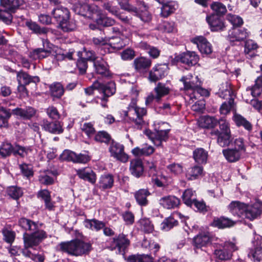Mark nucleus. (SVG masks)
<instances>
[{
  "instance_id": "f257e3e1",
  "label": "nucleus",
  "mask_w": 262,
  "mask_h": 262,
  "mask_svg": "<svg viewBox=\"0 0 262 262\" xmlns=\"http://www.w3.org/2000/svg\"><path fill=\"white\" fill-rule=\"evenodd\" d=\"M18 223L26 231L23 234L24 248L22 250L23 254L32 259L35 253H33L29 249L38 245L47 237V233L44 230L39 229L42 225L41 223L25 217L20 218Z\"/></svg>"
},
{
  "instance_id": "f03ea898",
  "label": "nucleus",
  "mask_w": 262,
  "mask_h": 262,
  "mask_svg": "<svg viewBox=\"0 0 262 262\" xmlns=\"http://www.w3.org/2000/svg\"><path fill=\"white\" fill-rule=\"evenodd\" d=\"M139 93V90L136 86L132 88L130 91L132 101L127 107V110L124 112V114L135 123L138 128L141 129L145 124L143 117L146 115V110L136 105L137 98Z\"/></svg>"
},
{
  "instance_id": "7ed1b4c3",
  "label": "nucleus",
  "mask_w": 262,
  "mask_h": 262,
  "mask_svg": "<svg viewBox=\"0 0 262 262\" xmlns=\"http://www.w3.org/2000/svg\"><path fill=\"white\" fill-rule=\"evenodd\" d=\"M60 249L74 256L88 254L92 250V244L80 239H75L69 242H62L59 245Z\"/></svg>"
},
{
  "instance_id": "20e7f679",
  "label": "nucleus",
  "mask_w": 262,
  "mask_h": 262,
  "mask_svg": "<svg viewBox=\"0 0 262 262\" xmlns=\"http://www.w3.org/2000/svg\"><path fill=\"white\" fill-rule=\"evenodd\" d=\"M52 14L58 22L63 31L68 32L74 29V28L71 26L68 23L69 11L66 8L58 6L53 10Z\"/></svg>"
},
{
  "instance_id": "39448f33",
  "label": "nucleus",
  "mask_w": 262,
  "mask_h": 262,
  "mask_svg": "<svg viewBox=\"0 0 262 262\" xmlns=\"http://www.w3.org/2000/svg\"><path fill=\"white\" fill-rule=\"evenodd\" d=\"M108 150L111 156L116 160L125 163L128 160V155L124 152V147L122 144L113 141L109 147Z\"/></svg>"
},
{
  "instance_id": "423d86ee",
  "label": "nucleus",
  "mask_w": 262,
  "mask_h": 262,
  "mask_svg": "<svg viewBox=\"0 0 262 262\" xmlns=\"http://www.w3.org/2000/svg\"><path fill=\"white\" fill-rule=\"evenodd\" d=\"M262 213V205L256 202L253 204H246L244 216L250 221H253L259 216Z\"/></svg>"
},
{
  "instance_id": "0eeeda50",
  "label": "nucleus",
  "mask_w": 262,
  "mask_h": 262,
  "mask_svg": "<svg viewBox=\"0 0 262 262\" xmlns=\"http://www.w3.org/2000/svg\"><path fill=\"white\" fill-rule=\"evenodd\" d=\"M168 67L166 64H158L155 66L149 72V79L156 82L164 77L168 74Z\"/></svg>"
},
{
  "instance_id": "6e6552de",
  "label": "nucleus",
  "mask_w": 262,
  "mask_h": 262,
  "mask_svg": "<svg viewBox=\"0 0 262 262\" xmlns=\"http://www.w3.org/2000/svg\"><path fill=\"white\" fill-rule=\"evenodd\" d=\"M180 81L183 82L184 90L188 93L189 91H193L199 85H201L202 82L198 76L193 77L191 74H189L182 77Z\"/></svg>"
},
{
  "instance_id": "1a4fd4ad",
  "label": "nucleus",
  "mask_w": 262,
  "mask_h": 262,
  "mask_svg": "<svg viewBox=\"0 0 262 262\" xmlns=\"http://www.w3.org/2000/svg\"><path fill=\"white\" fill-rule=\"evenodd\" d=\"M191 41L197 45L202 54L208 55L212 53V46L204 37L202 36H196L192 38Z\"/></svg>"
},
{
  "instance_id": "9d476101",
  "label": "nucleus",
  "mask_w": 262,
  "mask_h": 262,
  "mask_svg": "<svg viewBox=\"0 0 262 262\" xmlns=\"http://www.w3.org/2000/svg\"><path fill=\"white\" fill-rule=\"evenodd\" d=\"M177 60L188 66L195 65L199 60V56L194 52L187 51L177 56Z\"/></svg>"
},
{
  "instance_id": "9b49d317",
  "label": "nucleus",
  "mask_w": 262,
  "mask_h": 262,
  "mask_svg": "<svg viewBox=\"0 0 262 262\" xmlns=\"http://www.w3.org/2000/svg\"><path fill=\"white\" fill-rule=\"evenodd\" d=\"M249 36L247 30L244 28H233L229 31L228 39L230 42L243 41Z\"/></svg>"
},
{
  "instance_id": "f8f14e48",
  "label": "nucleus",
  "mask_w": 262,
  "mask_h": 262,
  "mask_svg": "<svg viewBox=\"0 0 262 262\" xmlns=\"http://www.w3.org/2000/svg\"><path fill=\"white\" fill-rule=\"evenodd\" d=\"M246 204L239 201H232L228 206L229 212L238 217L244 216Z\"/></svg>"
},
{
  "instance_id": "ddd939ff",
  "label": "nucleus",
  "mask_w": 262,
  "mask_h": 262,
  "mask_svg": "<svg viewBox=\"0 0 262 262\" xmlns=\"http://www.w3.org/2000/svg\"><path fill=\"white\" fill-rule=\"evenodd\" d=\"M138 6H141L139 8V10L136 7V12H132L134 13V15L138 17L144 23H149L152 18L151 14L147 11V7L143 2L140 1L138 2Z\"/></svg>"
},
{
  "instance_id": "4468645a",
  "label": "nucleus",
  "mask_w": 262,
  "mask_h": 262,
  "mask_svg": "<svg viewBox=\"0 0 262 262\" xmlns=\"http://www.w3.org/2000/svg\"><path fill=\"white\" fill-rule=\"evenodd\" d=\"M211 243V238L207 233H200L193 238V244L196 248L208 246Z\"/></svg>"
},
{
  "instance_id": "2eb2a0df",
  "label": "nucleus",
  "mask_w": 262,
  "mask_h": 262,
  "mask_svg": "<svg viewBox=\"0 0 262 262\" xmlns=\"http://www.w3.org/2000/svg\"><path fill=\"white\" fill-rule=\"evenodd\" d=\"M41 126L45 130L52 134H59L63 132L62 126L59 122H49L46 119H43Z\"/></svg>"
},
{
  "instance_id": "dca6fc26",
  "label": "nucleus",
  "mask_w": 262,
  "mask_h": 262,
  "mask_svg": "<svg viewBox=\"0 0 262 262\" xmlns=\"http://www.w3.org/2000/svg\"><path fill=\"white\" fill-rule=\"evenodd\" d=\"M211 135L217 137V142L222 147L229 146L232 141L231 134L222 133L219 130L216 129L212 130Z\"/></svg>"
},
{
  "instance_id": "f3484780",
  "label": "nucleus",
  "mask_w": 262,
  "mask_h": 262,
  "mask_svg": "<svg viewBox=\"0 0 262 262\" xmlns=\"http://www.w3.org/2000/svg\"><path fill=\"white\" fill-rule=\"evenodd\" d=\"M159 203L164 208L170 209L177 207L180 204V201L175 196L168 195L161 198Z\"/></svg>"
},
{
  "instance_id": "a211bd4d",
  "label": "nucleus",
  "mask_w": 262,
  "mask_h": 262,
  "mask_svg": "<svg viewBox=\"0 0 262 262\" xmlns=\"http://www.w3.org/2000/svg\"><path fill=\"white\" fill-rule=\"evenodd\" d=\"M76 173L79 178L94 184L96 181L95 172L89 168H84L76 170Z\"/></svg>"
},
{
  "instance_id": "6ab92c4d",
  "label": "nucleus",
  "mask_w": 262,
  "mask_h": 262,
  "mask_svg": "<svg viewBox=\"0 0 262 262\" xmlns=\"http://www.w3.org/2000/svg\"><path fill=\"white\" fill-rule=\"evenodd\" d=\"M151 64V60L144 57L136 58L134 60V67L138 72H143L145 70L148 69L150 67Z\"/></svg>"
},
{
  "instance_id": "aec40b11",
  "label": "nucleus",
  "mask_w": 262,
  "mask_h": 262,
  "mask_svg": "<svg viewBox=\"0 0 262 262\" xmlns=\"http://www.w3.org/2000/svg\"><path fill=\"white\" fill-rule=\"evenodd\" d=\"M147 135L154 144L157 146H161L162 142H165L168 139V134L166 132H150L147 133Z\"/></svg>"
},
{
  "instance_id": "412c9836",
  "label": "nucleus",
  "mask_w": 262,
  "mask_h": 262,
  "mask_svg": "<svg viewBox=\"0 0 262 262\" xmlns=\"http://www.w3.org/2000/svg\"><path fill=\"white\" fill-rule=\"evenodd\" d=\"M206 20L212 31L222 30L225 27L224 23L217 16L212 14L206 17Z\"/></svg>"
},
{
  "instance_id": "4be33fe9",
  "label": "nucleus",
  "mask_w": 262,
  "mask_h": 262,
  "mask_svg": "<svg viewBox=\"0 0 262 262\" xmlns=\"http://www.w3.org/2000/svg\"><path fill=\"white\" fill-rule=\"evenodd\" d=\"M16 78L18 84L28 85L31 82L37 83L39 81L38 77H32L27 73L21 71L17 73Z\"/></svg>"
},
{
  "instance_id": "5701e85b",
  "label": "nucleus",
  "mask_w": 262,
  "mask_h": 262,
  "mask_svg": "<svg viewBox=\"0 0 262 262\" xmlns=\"http://www.w3.org/2000/svg\"><path fill=\"white\" fill-rule=\"evenodd\" d=\"M129 170L133 176L137 178L140 177L142 175L144 170L142 162L138 159L132 160Z\"/></svg>"
},
{
  "instance_id": "b1692460",
  "label": "nucleus",
  "mask_w": 262,
  "mask_h": 262,
  "mask_svg": "<svg viewBox=\"0 0 262 262\" xmlns=\"http://www.w3.org/2000/svg\"><path fill=\"white\" fill-rule=\"evenodd\" d=\"M12 112L23 119H30L35 115L36 111L31 107H28L25 108H16L13 110Z\"/></svg>"
},
{
  "instance_id": "393cba45",
  "label": "nucleus",
  "mask_w": 262,
  "mask_h": 262,
  "mask_svg": "<svg viewBox=\"0 0 262 262\" xmlns=\"http://www.w3.org/2000/svg\"><path fill=\"white\" fill-rule=\"evenodd\" d=\"M21 4V0H0L1 8L14 13Z\"/></svg>"
},
{
  "instance_id": "a878e982",
  "label": "nucleus",
  "mask_w": 262,
  "mask_h": 262,
  "mask_svg": "<svg viewBox=\"0 0 262 262\" xmlns=\"http://www.w3.org/2000/svg\"><path fill=\"white\" fill-rule=\"evenodd\" d=\"M113 244L119 250H124L130 245V241L126 235L122 233L113 238Z\"/></svg>"
},
{
  "instance_id": "bb28decb",
  "label": "nucleus",
  "mask_w": 262,
  "mask_h": 262,
  "mask_svg": "<svg viewBox=\"0 0 262 262\" xmlns=\"http://www.w3.org/2000/svg\"><path fill=\"white\" fill-rule=\"evenodd\" d=\"M96 72L102 76L107 77L110 76L108 66L103 59L97 60L94 62Z\"/></svg>"
},
{
  "instance_id": "cd10ccee",
  "label": "nucleus",
  "mask_w": 262,
  "mask_h": 262,
  "mask_svg": "<svg viewBox=\"0 0 262 262\" xmlns=\"http://www.w3.org/2000/svg\"><path fill=\"white\" fill-rule=\"evenodd\" d=\"M233 120L237 126H242L248 131H251L252 129L251 123L241 115L235 113L233 116Z\"/></svg>"
},
{
  "instance_id": "c85d7f7f",
  "label": "nucleus",
  "mask_w": 262,
  "mask_h": 262,
  "mask_svg": "<svg viewBox=\"0 0 262 262\" xmlns=\"http://www.w3.org/2000/svg\"><path fill=\"white\" fill-rule=\"evenodd\" d=\"M223 153L226 159L230 162H234L238 161L241 156V152L236 148L224 149Z\"/></svg>"
},
{
  "instance_id": "c756f323",
  "label": "nucleus",
  "mask_w": 262,
  "mask_h": 262,
  "mask_svg": "<svg viewBox=\"0 0 262 262\" xmlns=\"http://www.w3.org/2000/svg\"><path fill=\"white\" fill-rule=\"evenodd\" d=\"M203 168L202 166L195 165L188 169L186 177L189 180H193L203 176Z\"/></svg>"
},
{
  "instance_id": "7c9ffc66",
  "label": "nucleus",
  "mask_w": 262,
  "mask_h": 262,
  "mask_svg": "<svg viewBox=\"0 0 262 262\" xmlns=\"http://www.w3.org/2000/svg\"><path fill=\"white\" fill-rule=\"evenodd\" d=\"M150 194L146 189H141L134 193L137 203L141 206H146L148 204L147 197Z\"/></svg>"
},
{
  "instance_id": "2f4dec72",
  "label": "nucleus",
  "mask_w": 262,
  "mask_h": 262,
  "mask_svg": "<svg viewBox=\"0 0 262 262\" xmlns=\"http://www.w3.org/2000/svg\"><path fill=\"white\" fill-rule=\"evenodd\" d=\"M235 223L231 220L223 216L215 219L212 225L218 228H225L230 227L234 225Z\"/></svg>"
},
{
  "instance_id": "473e14b6",
  "label": "nucleus",
  "mask_w": 262,
  "mask_h": 262,
  "mask_svg": "<svg viewBox=\"0 0 262 262\" xmlns=\"http://www.w3.org/2000/svg\"><path fill=\"white\" fill-rule=\"evenodd\" d=\"M177 8L178 4L176 2L171 1L167 2L162 6L161 15L164 17H168L171 14L174 13Z\"/></svg>"
},
{
  "instance_id": "72a5a7b5",
  "label": "nucleus",
  "mask_w": 262,
  "mask_h": 262,
  "mask_svg": "<svg viewBox=\"0 0 262 262\" xmlns=\"http://www.w3.org/2000/svg\"><path fill=\"white\" fill-rule=\"evenodd\" d=\"M193 156L196 162L199 164H204L207 162L208 152L202 148H198L193 151Z\"/></svg>"
},
{
  "instance_id": "f704fd0d",
  "label": "nucleus",
  "mask_w": 262,
  "mask_h": 262,
  "mask_svg": "<svg viewBox=\"0 0 262 262\" xmlns=\"http://www.w3.org/2000/svg\"><path fill=\"white\" fill-rule=\"evenodd\" d=\"M200 125L203 128H212L215 127L217 123L218 120L214 117L205 116L202 117L200 121Z\"/></svg>"
},
{
  "instance_id": "c9c22d12",
  "label": "nucleus",
  "mask_w": 262,
  "mask_h": 262,
  "mask_svg": "<svg viewBox=\"0 0 262 262\" xmlns=\"http://www.w3.org/2000/svg\"><path fill=\"white\" fill-rule=\"evenodd\" d=\"M50 50L44 48H37L30 53L29 56L33 60L41 59L50 55Z\"/></svg>"
},
{
  "instance_id": "e433bc0d",
  "label": "nucleus",
  "mask_w": 262,
  "mask_h": 262,
  "mask_svg": "<svg viewBox=\"0 0 262 262\" xmlns=\"http://www.w3.org/2000/svg\"><path fill=\"white\" fill-rule=\"evenodd\" d=\"M51 95L52 97L60 98L63 95L64 90L60 83L55 82L50 86Z\"/></svg>"
},
{
  "instance_id": "4c0bfd02",
  "label": "nucleus",
  "mask_w": 262,
  "mask_h": 262,
  "mask_svg": "<svg viewBox=\"0 0 262 262\" xmlns=\"http://www.w3.org/2000/svg\"><path fill=\"white\" fill-rule=\"evenodd\" d=\"M258 48V46L254 40H247L245 42L244 53L247 57H251L253 56V52Z\"/></svg>"
},
{
  "instance_id": "58836bf2",
  "label": "nucleus",
  "mask_w": 262,
  "mask_h": 262,
  "mask_svg": "<svg viewBox=\"0 0 262 262\" xmlns=\"http://www.w3.org/2000/svg\"><path fill=\"white\" fill-rule=\"evenodd\" d=\"M220 96L223 99L229 100L230 98L232 97L233 92L232 91L230 84L227 82L223 83L220 89Z\"/></svg>"
},
{
  "instance_id": "ea45409f",
  "label": "nucleus",
  "mask_w": 262,
  "mask_h": 262,
  "mask_svg": "<svg viewBox=\"0 0 262 262\" xmlns=\"http://www.w3.org/2000/svg\"><path fill=\"white\" fill-rule=\"evenodd\" d=\"M169 88L166 86L164 84L160 82L158 83L154 89L156 94L155 96L156 100L159 101L162 97L167 95L169 92Z\"/></svg>"
},
{
  "instance_id": "a19ab883",
  "label": "nucleus",
  "mask_w": 262,
  "mask_h": 262,
  "mask_svg": "<svg viewBox=\"0 0 262 262\" xmlns=\"http://www.w3.org/2000/svg\"><path fill=\"white\" fill-rule=\"evenodd\" d=\"M84 223L85 226L92 230L99 231L105 226V224L103 222L96 219H86L85 220Z\"/></svg>"
},
{
  "instance_id": "79ce46f5",
  "label": "nucleus",
  "mask_w": 262,
  "mask_h": 262,
  "mask_svg": "<svg viewBox=\"0 0 262 262\" xmlns=\"http://www.w3.org/2000/svg\"><path fill=\"white\" fill-rule=\"evenodd\" d=\"M96 23L100 26L108 27L115 25L116 21L114 19L103 15L102 13L96 19Z\"/></svg>"
},
{
  "instance_id": "37998d69",
  "label": "nucleus",
  "mask_w": 262,
  "mask_h": 262,
  "mask_svg": "<svg viewBox=\"0 0 262 262\" xmlns=\"http://www.w3.org/2000/svg\"><path fill=\"white\" fill-rule=\"evenodd\" d=\"M114 184L113 177L111 174L102 176L99 182V187L103 189L111 188Z\"/></svg>"
},
{
  "instance_id": "c03bdc74",
  "label": "nucleus",
  "mask_w": 262,
  "mask_h": 262,
  "mask_svg": "<svg viewBox=\"0 0 262 262\" xmlns=\"http://www.w3.org/2000/svg\"><path fill=\"white\" fill-rule=\"evenodd\" d=\"M100 90L102 91L103 95L107 98L114 95L116 92L115 84L113 82H110L105 85L101 83Z\"/></svg>"
},
{
  "instance_id": "a18cd8bd",
  "label": "nucleus",
  "mask_w": 262,
  "mask_h": 262,
  "mask_svg": "<svg viewBox=\"0 0 262 262\" xmlns=\"http://www.w3.org/2000/svg\"><path fill=\"white\" fill-rule=\"evenodd\" d=\"M222 249H216L214 251V254L216 259L220 260H227L230 259L232 257V254H230L224 247L222 245Z\"/></svg>"
},
{
  "instance_id": "49530a36",
  "label": "nucleus",
  "mask_w": 262,
  "mask_h": 262,
  "mask_svg": "<svg viewBox=\"0 0 262 262\" xmlns=\"http://www.w3.org/2000/svg\"><path fill=\"white\" fill-rule=\"evenodd\" d=\"M32 152V149L30 147H24L19 145H16L14 147V155H18L22 158L29 156Z\"/></svg>"
},
{
  "instance_id": "de8ad7c7",
  "label": "nucleus",
  "mask_w": 262,
  "mask_h": 262,
  "mask_svg": "<svg viewBox=\"0 0 262 262\" xmlns=\"http://www.w3.org/2000/svg\"><path fill=\"white\" fill-rule=\"evenodd\" d=\"M7 193L10 198L16 200L23 195V191L20 187L11 186L7 188Z\"/></svg>"
},
{
  "instance_id": "09e8293b",
  "label": "nucleus",
  "mask_w": 262,
  "mask_h": 262,
  "mask_svg": "<svg viewBox=\"0 0 262 262\" xmlns=\"http://www.w3.org/2000/svg\"><path fill=\"white\" fill-rule=\"evenodd\" d=\"M195 192L191 189H187L183 192L182 199L186 205L191 207L193 200H195Z\"/></svg>"
},
{
  "instance_id": "8fccbe9b",
  "label": "nucleus",
  "mask_w": 262,
  "mask_h": 262,
  "mask_svg": "<svg viewBox=\"0 0 262 262\" xmlns=\"http://www.w3.org/2000/svg\"><path fill=\"white\" fill-rule=\"evenodd\" d=\"M128 262H152V259L148 255H132L127 258Z\"/></svg>"
},
{
  "instance_id": "3c124183",
  "label": "nucleus",
  "mask_w": 262,
  "mask_h": 262,
  "mask_svg": "<svg viewBox=\"0 0 262 262\" xmlns=\"http://www.w3.org/2000/svg\"><path fill=\"white\" fill-rule=\"evenodd\" d=\"M210 8L215 13L216 16L224 15L227 12L226 6L220 2L212 3L210 5Z\"/></svg>"
},
{
  "instance_id": "603ef678",
  "label": "nucleus",
  "mask_w": 262,
  "mask_h": 262,
  "mask_svg": "<svg viewBox=\"0 0 262 262\" xmlns=\"http://www.w3.org/2000/svg\"><path fill=\"white\" fill-rule=\"evenodd\" d=\"M200 95L202 96H208L209 95V92L203 89L201 85H199L197 88H196L192 93H190L188 96L189 97V100L193 101V99L196 100L198 97V95Z\"/></svg>"
},
{
  "instance_id": "864d4df0",
  "label": "nucleus",
  "mask_w": 262,
  "mask_h": 262,
  "mask_svg": "<svg viewBox=\"0 0 262 262\" xmlns=\"http://www.w3.org/2000/svg\"><path fill=\"white\" fill-rule=\"evenodd\" d=\"M232 110H235L233 98H230L228 102L223 103L220 108V113L223 115H227Z\"/></svg>"
},
{
  "instance_id": "5fc2aeb1",
  "label": "nucleus",
  "mask_w": 262,
  "mask_h": 262,
  "mask_svg": "<svg viewBox=\"0 0 262 262\" xmlns=\"http://www.w3.org/2000/svg\"><path fill=\"white\" fill-rule=\"evenodd\" d=\"M26 25L33 32L39 34H45L48 32V29L41 28L37 24L31 21H27Z\"/></svg>"
},
{
  "instance_id": "6e6d98bb",
  "label": "nucleus",
  "mask_w": 262,
  "mask_h": 262,
  "mask_svg": "<svg viewBox=\"0 0 262 262\" xmlns=\"http://www.w3.org/2000/svg\"><path fill=\"white\" fill-rule=\"evenodd\" d=\"M88 4L78 2L73 6V10L77 14L87 16Z\"/></svg>"
},
{
  "instance_id": "4d7b16f0",
  "label": "nucleus",
  "mask_w": 262,
  "mask_h": 262,
  "mask_svg": "<svg viewBox=\"0 0 262 262\" xmlns=\"http://www.w3.org/2000/svg\"><path fill=\"white\" fill-rule=\"evenodd\" d=\"M100 36L94 37L92 39L93 44L96 46H105L108 43L109 38L105 36L104 32L100 31Z\"/></svg>"
},
{
  "instance_id": "13d9d810",
  "label": "nucleus",
  "mask_w": 262,
  "mask_h": 262,
  "mask_svg": "<svg viewBox=\"0 0 262 262\" xmlns=\"http://www.w3.org/2000/svg\"><path fill=\"white\" fill-rule=\"evenodd\" d=\"M139 224L141 230L146 233H151L154 230V226L151 222L147 219H142L139 220Z\"/></svg>"
},
{
  "instance_id": "bf43d9fd",
  "label": "nucleus",
  "mask_w": 262,
  "mask_h": 262,
  "mask_svg": "<svg viewBox=\"0 0 262 262\" xmlns=\"http://www.w3.org/2000/svg\"><path fill=\"white\" fill-rule=\"evenodd\" d=\"M102 10L97 5L95 4H89L88 8L87 16L90 18H92L94 14L98 17L102 13Z\"/></svg>"
},
{
  "instance_id": "052dcab7",
  "label": "nucleus",
  "mask_w": 262,
  "mask_h": 262,
  "mask_svg": "<svg viewBox=\"0 0 262 262\" xmlns=\"http://www.w3.org/2000/svg\"><path fill=\"white\" fill-rule=\"evenodd\" d=\"M178 221L172 217L165 219L161 224V228L165 231H168L178 225Z\"/></svg>"
},
{
  "instance_id": "680f3d73",
  "label": "nucleus",
  "mask_w": 262,
  "mask_h": 262,
  "mask_svg": "<svg viewBox=\"0 0 262 262\" xmlns=\"http://www.w3.org/2000/svg\"><path fill=\"white\" fill-rule=\"evenodd\" d=\"M102 8L107 10L112 14H117V11H119V8L117 6L113 5V2L108 0H103L102 2Z\"/></svg>"
},
{
  "instance_id": "e2e57ef3",
  "label": "nucleus",
  "mask_w": 262,
  "mask_h": 262,
  "mask_svg": "<svg viewBox=\"0 0 262 262\" xmlns=\"http://www.w3.org/2000/svg\"><path fill=\"white\" fill-rule=\"evenodd\" d=\"M248 256L254 262H262V247H257L254 250H251Z\"/></svg>"
},
{
  "instance_id": "0e129e2a",
  "label": "nucleus",
  "mask_w": 262,
  "mask_h": 262,
  "mask_svg": "<svg viewBox=\"0 0 262 262\" xmlns=\"http://www.w3.org/2000/svg\"><path fill=\"white\" fill-rule=\"evenodd\" d=\"M108 43L112 48L117 50L121 49L125 46L123 40L118 37L109 38Z\"/></svg>"
},
{
  "instance_id": "69168bd1",
  "label": "nucleus",
  "mask_w": 262,
  "mask_h": 262,
  "mask_svg": "<svg viewBox=\"0 0 262 262\" xmlns=\"http://www.w3.org/2000/svg\"><path fill=\"white\" fill-rule=\"evenodd\" d=\"M13 150L14 147L11 144L4 142L0 147V155L4 157L9 156L12 152H13Z\"/></svg>"
},
{
  "instance_id": "338daca9",
  "label": "nucleus",
  "mask_w": 262,
  "mask_h": 262,
  "mask_svg": "<svg viewBox=\"0 0 262 262\" xmlns=\"http://www.w3.org/2000/svg\"><path fill=\"white\" fill-rule=\"evenodd\" d=\"M160 29L165 32L171 33L177 31L173 22L164 21L159 26Z\"/></svg>"
},
{
  "instance_id": "774afa93",
  "label": "nucleus",
  "mask_w": 262,
  "mask_h": 262,
  "mask_svg": "<svg viewBox=\"0 0 262 262\" xmlns=\"http://www.w3.org/2000/svg\"><path fill=\"white\" fill-rule=\"evenodd\" d=\"M220 133L225 134H231L230 124L229 122L224 118H221L218 120Z\"/></svg>"
}]
</instances>
